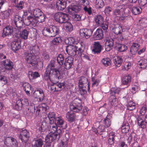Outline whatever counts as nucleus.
<instances>
[{"mask_svg": "<svg viewBox=\"0 0 147 147\" xmlns=\"http://www.w3.org/2000/svg\"><path fill=\"white\" fill-rule=\"evenodd\" d=\"M50 132L45 137V141L46 142L50 143L55 140L59 135L63 133V129L60 127L57 129V127L56 123H53L50 125Z\"/></svg>", "mask_w": 147, "mask_h": 147, "instance_id": "1", "label": "nucleus"}, {"mask_svg": "<svg viewBox=\"0 0 147 147\" xmlns=\"http://www.w3.org/2000/svg\"><path fill=\"white\" fill-rule=\"evenodd\" d=\"M82 100L79 98H76L70 104L69 108L73 112L79 113L82 109Z\"/></svg>", "mask_w": 147, "mask_h": 147, "instance_id": "2", "label": "nucleus"}, {"mask_svg": "<svg viewBox=\"0 0 147 147\" xmlns=\"http://www.w3.org/2000/svg\"><path fill=\"white\" fill-rule=\"evenodd\" d=\"M58 32V28L53 26L45 27L42 30L43 35L49 37L55 36L57 34Z\"/></svg>", "mask_w": 147, "mask_h": 147, "instance_id": "3", "label": "nucleus"}, {"mask_svg": "<svg viewBox=\"0 0 147 147\" xmlns=\"http://www.w3.org/2000/svg\"><path fill=\"white\" fill-rule=\"evenodd\" d=\"M25 59L27 63L30 64L32 66H35L38 63L35 55L29 51L25 53Z\"/></svg>", "mask_w": 147, "mask_h": 147, "instance_id": "4", "label": "nucleus"}, {"mask_svg": "<svg viewBox=\"0 0 147 147\" xmlns=\"http://www.w3.org/2000/svg\"><path fill=\"white\" fill-rule=\"evenodd\" d=\"M21 29L19 28V32L18 31V29L15 30V33L16 34V36L17 37H19L21 39L24 40H26L28 37L29 34V31L26 29H22V27H21Z\"/></svg>", "mask_w": 147, "mask_h": 147, "instance_id": "5", "label": "nucleus"}, {"mask_svg": "<svg viewBox=\"0 0 147 147\" xmlns=\"http://www.w3.org/2000/svg\"><path fill=\"white\" fill-rule=\"evenodd\" d=\"M1 64L3 68L1 69V67L0 68L3 72H5L6 70H11L13 68V63L9 59L3 60L1 62Z\"/></svg>", "mask_w": 147, "mask_h": 147, "instance_id": "6", "label": "nucleus"}, {"mask_svg": "<svg viewBox=\"0 0 147 147\" xmlns=\"http://www.w3.org/2000/svg\"><path fill=\"white\" fill-rule=\"evenodd\" d=\"M54 65L53 63H51L49 64L47 67L45 74L47 76H49L50 74L53 72V74L55 76L56 78H58L59 75V70L56 69H54Z\"/></svg>", "mask_w": 147, "mask_h": 147, "instance_id": "7", "label": "nucleus"}, {"mask_svg": "<svg viewBox=\"0 0 147 147\" xmlns=\"http://www.w3.org/2000/svg\"><path fill=\"white\" fill-rule=\"evenodd\" d=\"M81 7L76 3H72L67 8L66 12L70 14L73 15L75 12H77L80 11Z\"/></svg>", "mask_w": 147, "mask_h": 147, "instance_id": "8", "label": "nucleus"}, {"mask_svg": "<svg viewBox=\"0 0 147 147\" xmlns=\"http://www.w3.org/2000/svg\"><path fill=\"white\" fill-rule=\"evenodd\" d=\"M33 96L34 98L38 99L39 102H42L45 97L43 90L40 88H36L33 93Z\"/></svg>", "mask_w": 147, "mask_h": 147, "instance_id": "9", "label": "nucleus"}, {"mask_svg": "<svg viewBox=\"0 0 147 147\" xmlns=\"http://www.w3.org/2000/svg\"><path fill=\"white\" fill-rule=\"evenodd\" d=\"M23 22L25 25H30V26L34 27L37 24V20L32 16H30L25 19Z\"/></svg>", "mask_w": 147, "mask_h": 147, "instance_id": "10", "label": "nucleus"}, {"mask_svg": "<svg viewBox=\"0 0 147 147\" xmlns=\"http://www.w3.org/2000/svg\"><path fill=\"white\" fill-rule=\"evenodd\" d=\"M66 47V51L68 55L72 56H74L76 55L78 51L77 48L78 47V46L67 45Z\"/></svg>", "mask_w": 147, "mask_h": 147, "instance_id": "11", "label": "nucleus"}, {"mask_svg": "<svg viewBox=\"0 0 147 147\" xmlns=\"http://www.w3.org/2000/svg\"><path fill=\"white\" fill-rule=\"evenodd\" d=\"M5 143L8 146L11 147H17L18 143L14 138L11 137H8L6 138Z\"/></svg>", "mask_w": 147, "mask_h": 147, "instance_id": "12", "label": "nucleus"}, {"mask_svg": "<svg viewBox=\"0 0 147 147\" xmlns=\"http://www.w3.org/2000/svg\"><path fill=\"white\" fill-rule=\"evenodd\" d=\"M123 28L119 24H117L114 29V33L117 35H119V39L122 40L124 38L123 35Z\"/></svg>", "mask_w": 147, "mask_h": 147, "instance_id": "13", "label": "nucleus"}, {"mask_svg": "<svg viewBox=\"0 0 147 147\" xmlns=\"http://www.w3.org/2000/svg\"><path fill=\"white\" fill-rule=\"evenodd\" d=\"M80 33L81 36H84L85 38L88 39L92 35V31L90 29L83 28L80 30Z\"/></svg>", "mask_w": 147, "mask_h": 147, "instance_id": "14", "label": "nucleus"}, {"mask_svg": "<svg viewBox=\"0 0 147 147\" xmlns=\"http://www.w3.org/2000/svg\"><path fill=\"white\" fill-rule=\"evenodd\" d=\"M102 49V46L98 41L94 42L93 44L92 51L95 54H99Z\"/></svg>", "mask_w": 147, "mask_h": 147, "instance_id": "15", "label": "nucleus"}, {"mask_svg": "<svg viewBox=\"0 0 147 147\" xmlns=\"http://www.w3.org/2000/svg\"><path fill=\"white\" fill-rule=\"evenodd\" d=\"M29 137L28 131L26 130H23L20 133L19 137L22 142H26L28 140Z\"/></svg>", "mask_w": 147, "mask_h": 147, "instance_id": "16", "label": "nucleus"}, {"mask_svg": "<svg viewBox=\"0 0 147 147\" xmlns=\"http://www.w3.org/2000/svg\"><path fill=\"white\" fill-rule=\"evenodd\" d=\"M93 38L95 40H100L103 37V31L102 29H97L95 32L94 33L93 36Z\"/></svg>", "mask_w": 147, "mask_h": 147, "instance_id": "17", "label": "nucleus"}, {"mask_svg": "<svg viewBox=\"0 0 147 147\" xmlns=\"http://www.w3.org/2000/svg\"><path fill=\"white\" fill-rule=\"evenodd\" d=\"M55 20L60 23H63L64 21V13L59 12L55 16Z\"/></svg>", "mask_w": 147, "mask_h": 147, "instance_id": "18", "label": "nucleus"}, {"mask_svg": "<svg viewBox=\"0 0 147 147\" xmlns=\"http://www.w3.org/2000/svg\"><path fill=\"white\" fill-rule=\"evenodd\" d=\"M62 87V85L61 83H53L50 86V90L52 92L59 91L61 90Z\"/></svg>", "mask_w": 147, "mask_h": 147, "instance_id": "19", "label": "nucleus"}, {"mask_svg": "<svg viewBox=\"0 0 147 147\" xmlns=\"http://www.w3.org/2000/svg\"><path fill=\"white\" fill-rule=\"evenodd\" d=\"M114 44V40L112 38H111L107 40L105 44V50L109 51L113 48Z\"/></svg>", "mask_w": 147, "mask_h": 147, "instance_id": "20", "label": "nucleus"}, {"mask_svg": "<svg viewBox=\"0 0 147 147\" xmlns=\"http://www.w3.org/2000/svg\"><path fill=\"white\" fill-rule=\"evenodd\" d=\"M112 116V114L110 113H108L106 117L104 119V120L103 121L105 127H107L110 126Z\"/></svg>", "mask_w": 147, "mask_h": 147, "instance_id": "21", "label": "nucleus"}, {"mask_svg": "<svg viewBox=\"0 0 147 147\" xmlns=\"http://www.w3.org/2000/svg\"><path fill=\"white\" fill-rule=\"evenodd\" d=\"M109 104L111 107L114 108L117 107L118 105V102L116 96H111L110 97Z\"/></svg>", "mask_w": 147, "mask_h": 147, "instance_id": "22", "label": "nucleus"}, {"mask_svg": "<svg viewBox=\"0 0 147 147\" xmlns=\"http://www.w3.org/2000/svg\"><path fill=\"white\" fill-rule=\"evenodd\" d=\"M140 47V45L137 42L133 43L130 48V52L132 55H135L138 51Z\"/></svg>", "mask_w": 147, "mask_h": 147, "instance_id": "23", "label": "nucleus"}, {"mask_svg": "<svg viewBox=\"0 0 147 147\" xmlns=\"http://www.w3.org/2000/svg\"><path fill=\"white\" fill-rule=\"evenodd\" d=\"M14 22L16 26V27L15 28V30L16 29H18V31L19 30V28H21V26H19V24H21V22H22V18L18 15H16L14 16Z\"/></svg>", "mask_w": 147, "mask_h": 147, "instance_id": "24", "label": "nucleus"}, {"mask_svg": "<svg viewBox=\"0 0 147 147\" xmlns=\"http://www.w3.org/2000/svg\"><path fill=\"white\" fill-rule=\"evenodd\" d=\"M21 42L20 41H14L11 43V48L13 51L16 52L21 47Z\"/></svg>", "mask_w": 147, "mask_h": 147, "instance_id": "25", "label": "nucleus"}, {"mask_svg": "<svg viewBox=\"0 0 147 147\" xmlns=\"http://www.w3.org/2000/svg\"><path fill=\"white\" fill-rule=\"evenodd\" d=\"M88 79L84 76H81L79 78V87H82V86H87L88 82Z\"/></svg>", "mask_w": 147, "mask_h": 147, "instance_id": "26", "label": "nucleus"}, {"mask_svg": "<svg viewBox=\"0 0 147 147\" xmlns=\"http://www.w3.org/2000/svg\"><path fill=\"white\" fill-rule=\"evenodd\" d=\"M22 86L26 94L28 96H30V90L31 89V86L29 83L25 82L22 83Z\"/></svg>", "mask_w": 147, "mask_h": 147, "instance_id": "27", "label": "nucleus"}, {"mask_svg": "<svg viewBox=\"0 0 147 147\" xmlns=\"http://www.w3.org/2000/svg\"><path fill=\"white\" fill-rule=\"evenodd\" d=\"M13 10L12 9H9L1 13L0 16L2 19L8 18L10 15L12 14Z\"/></svg>", "mask_w": 147, "mask_h": 147, "instance_id": "28", "label": "nucleus"}, {"mask_svg": "<svg viewBox=\"0 0 147 147\" xmlns=\"http://www.w3.org/2000/svg\"><path fill=\"white\" fill-rule=\"evenodd\" d=\"M47 119V118L44 119V121L41 123L38 129V131L40 133L44 132L47 128V121H46Z\"/></svg>", "mask_w": 147, "mask_h": 147, "instance_id": "29", "label": "nucleus"}, {"mask_svg": "<svg viewBox=\"0 0 147 147\" xmlns=\"http://www.w3.org/2000/svg\"><path fill=\"white\" fill-rule=\"evenodd\" d=\"M13 32L12 28L11 26H8L5 27L3 30V37L11 34Z\"/></svg>", "mask_w": 147, "mask_h": 147, "instance_id": "30", "label": "nucleus"}, {"mask_svg": "<svg viewBox=\"0 0 147 147\" xmlns=\"http://www.w3.org/2000/svg\"><path fill=\"white\" fill-rule=\"evenodd\" d=\"M131 77L129 75L124 76L121 79L122 83L123 84L129 85L130 84Z\"/></svg>", "mask_w": 147, "mask_h": 147, "instance_id": "31", "label": "nucleus"}, {"mask_svg": "<svg viewBox=\"0 0 147 147\" xmlns=\"http://www.w3.org/2000/svg\"><path fill=\"white\" fill-rule=\"evenodd\" d=\"M14 3L15 7L18 10H20L23 8L24 6V3L22 1H18V0H12Z\"/></svg>", "mask_w": 147, "mask_h": 147, "instance_id": "32", "label": "nucleus"}, {"mask_svg": "<svg viewBox=\"0 0 147 147\" xmlns=\"http://www.w3.org/2000/svg\"><path fill=\"white\" fill-rule=\"evenodd\" d=\"M124 9L117 8L113 11V15L115 17H120L124 13Z\"/></svg>", "mask_w": 147, "mask_h": 147, "instance_id": "33", "label": "nucleus"}, {"mask_svg": "<svg viewBox=\"0 0 147 147\" xmlns=\"http://www.w3.org/2000/svg\"><path fill=\"white\" fill-rule=\"evenodd\" d=\"M28 77L30 80H32L40 77L37 71L32 72L29 71L28 72Z\"/></svg>", "mask_w": 147, "mask_h": 147, "instance_id": "34", "label": "nucleus"}, {"mask_svg": "<svg viewBox=\"0 0 147 147\" xmlns=\"http://www.w3.org/2000/svg\"><path fill=\"white\" fill-rule=\"evenodd\" d=\"M64 0H57L56 5L58 10H63L64 9Z\"/></svg>", "mask_w": 147, "mask_h": 147, "instance_id": "35", "label": "nucleus"}, {"mask_svg": "<svg viewBox=\"0 0 147 147\" xmlns=\"http://www.w3.org/2000/svg\"><path fill=\"white\" fill-rule=\"evenodd\" d=\"M95 20L96 25L100 26L104 22V18L101 15H98L95 17Z\"/></svg>", "mask_w": 147, "mask_h": 147, "instance_id": "36", "label": "nucleus"}, {"mask_svg": "<svg viewBox=\"0 0 147 147\" xmlns=\"http://www.w3.org/2000/svg\"><path fill=\"white\" fill-rule=\"evenodd\" d=\"M66 117L69 122H73L76 118V115L73 112L69 113L68 112L66 114Z\"/></svg>", "mask_w": 147, "mask_h": 147, "instance_id": "37", "label": "nucleus"}, {"mask_svg": "<svg viewBox=\"0 0 147 147\" xmlns=\"http://www.w3.org/2000/svg\"><path fill=\"white\" fill-rule=\"evenodd\" d=\"M48 119L50 121V123L51 125L53 123H54L55 120L56 118L55 117V114L54 112H50L48 115Z\"/></svg>", "mask_w": 147, "mask_h": 147, "instance_id": "38", "label": "nucleus"}, {"mask_svg": "<svg viewBox=\"0 0 147 147\" xmlns=\"http://www.w3.org/2000/svg\"><path fill=\"white\" fill-rule=\"evenodd\" d=\"M129 129V124L127 122H123L121 127V132L125 134L128 132Z\"/></svg>", "mask_w": 147, "mask_h": 147, "instance_id": "39", "label": "nucleus"}, {"mask_svg": "<svg viewBox=\"0 0 147 147\" xmlns=\"http://www.w3.org/2000/svg\"><path fill=\"white\" fill-rule=\"evenodd\" d=\"M72 64L71 57L66 58L65 61V68L67 69H69L72 66Z\"/></svg>", "mask_w": 147, "mask_h": 147, "instance_id": "40", "label": "nucleus"}, {"mask_svg": "<svg viewBox=\"0 0 147 147\" xmlns=\"http://www.w3.org/2000/svg\"><path fill=\"white\" fill-rule=\"evenodd\" d=\"M116 46L118 51L120 52L125 51L127 49V47L126 45L118 43L116 44Z\"/></svg>", "mask_w": 147, "mask_h": 147, "instance_id": "41", "label": "nucleus"}, {"mask_svg": "<svg viewBox=\"0 0 147 147\" xmlns=\"http://www.w3.org/2000/svg\"><path fill=\"white\" fill-rule=\"evenodd\" d=\"M63 39V38L61 37L55 38L50 42V44L51 45H57L59 43L62 42Z\"/></svg>", "mask_w": 147, "mask_h": 147, "instance_id": "42", "label": "nucleus"}, {"mask_svg": "<svg viewBox=\"0 0 147 147\" xmlns=\"http://www.w3.org/2000/svg\"><path fill=\"white\" fill-rule=\"evenodd\" d=\"M142 11V9L139 7H134L131 8V11L134 15H138L140 14Z\"/></svg>", "mask_w": 147, "mask_h": 147, "instance_id": "43", "label": "nucleus"}, {"mask_svg": "<svg viewBox=\"0 0 147 147\" xmlns=\"http://www.w3.org/2000/svg\"><path fill=\"white\" fill-rule=\"evenodd\" d=\"M120 88H112L111 90V96H116V95H118L120 91Z\"/></svg>", "mask_w": 147, "mask_h": 147, "instance_id": "44", "label": "nucleus"}, {"mask_svg": "<svg viewBox=\"0 0 147 147\" xmlns=\"http://www.w3.org/2000/svg\"><path fill=\"white\" fill-rule=\"evenodd\" d=\"M123 61L122 58L121 57L117 56L115 59L114 60V64L115 66L117 67H119Z\"/></svg>", "mask_w": 147, "mask_h": 147, "instance_id": "45", "label": "nucleus"}, {"mask_svg": "<svg viewBox=\"0 0 147 147\" xmlns=\"http://www.w3.org/2000/svg\"><path fill=\"white\" fill-rule=\"evenodd\" d=\"M65 30L67 32H70L73 30V26L70 22H65Z\"/></svg>", "mask_w": 147, "mask_h": 147, "instance_id": "46", "label": "nucleus"}, {"mask_svg": "<svg viewBox=\"0 0 147 147\" xmlns=\"http://www.w3.org/2000/svg\"><path fill=\"white\" fill-rule=\"evenodd\" d=\"M43 12L39 9H36L33 11V14L34 16L33 18H37L39 16L43 15Z\"/></svg>", "mask_w": 147, "mask_h": 147, "instance_id": "47", "label": "nucleus"}, {"mask_svg": "<svg viewBox=\"0 0 147 147\" xmlns=\"http://www.w3.org/2000/svg\"><path fill=\"white\" fill-rule=\"evenodd\" d=\"M102 64L105 66H107L111 65V61L110 59L108 57H106L103 58L101 60Z\"/></svg>", "mask_w": 147, "mask_h": 147, "instance_id": "48", "label": "nucleus"}, {"mask_svg": "<svg viewBox=\"0 0 147 147\" xmlns=\"http://www.w3.org/2000/svg\"><path fill=\"white\" fill-rule=\"evenodd\" d=\"M139 65L140 68L145 69L147 67V59H144L140 60L139 61Z\"/></svg>", "mask_w": 147, "mask_h": 147, "instance_id": "49", "label": "nucleus"}, {"mask_svg": "<svg viewBox=\"0 0 147 147\" xmlns=\"http://www.w3.org/2000/svg\"><path fill=\"white\" fill-rule=\"evenodd\" d=\"M115 136V134L113 132H111L109 134L108 139L109 143V144L112 145L114 144Z\"/></svg>", "mask_w": 147, "mask_h": 147, "instance_id": "50", "label": "nucleus"}, {"mask_svg": "<svg viewBox=\"0 0 147 147\" xmlns=\"http://www.w3.org/2000/svg\"><path fill=\"white\" fill-rule=\"evenodd\" d=\"M64 57L61 54H59L57 57V61L61 65H63L64 62Z\"/></svg>", "mask_w": 147, "mask_h": 147, "instance_id": "51", "label": "nucleus"}, {"mask_svg": "<svg viewBox=\"0 0 147 147\" xmlns=\"http://www.w3.org/2000/svg\"><path fill=\"white\" fill-rule=\"evenodd\" d=\"M96 6L97 8H101L104 6V3L102 0H96L95 3Z\"/></svg>", "mask_w": 147, "mask_h": 147, "instance_id": "52", "label": "nucleus"}, {"mask_svg": "<svg viewBox=\"0 0 147 147\" xmlns=\"http://www.w3.org/2000/svg\"><path fill=\"white\" fill-rule=\"evenodd\" d=\"M43 144V141L41 139L36 140L34 144V147H42Z\"/></svg>", "mask_w": 147, "mask_h": 147, "instance_id": "53", "label": "nucleus"}, {"mask_svg": "<svg viewBox=\"0 0 147 147\" xmlns=\"http://www.w3.org/2000/svg\"><path fill=\"white\" fill-rule=\"evenodd\" d=\"M55 120L57 121V124L59 127H61L63 125L64 121L61 117H56Z\"/></svg>", "mask_w": 147, "mask_h": 147, "instance_id": "54", "label": "nucleus"}, {"mask_svg": "<svg viewBox=\"0 0 147 147\" xmlns=\"http://www.w3.org/2000/svg\"><path fill=\"white\" fill-rule=\"evenodd\" d=\"M30 50V51H29L30 53L31 52L32 54L34 55L38 51L39 49L38 46L35 45L31 47Z\"/></svg>", "mask_w": 147, "mask_h": 147, "instance_id": "55", "label": "nucleus"}, {"mask_svg": "<svg viewBox=\"0 0 147 147\" xmlns=\"http://www.w3.org/2000/svg\"><path fill=\"white\" fill-rule=\"evenodd\" d=\"M147 109L146 106L145 105H144L140 110V115L139 116L143 117H144V115L146 113Z\"/></svg>", "mask_w": 147, "mask_h": 147, "instance_id": "56", "label": "nucleus"}, {"mask_svg": "<svg viewBox=\"0 0 147 147\" xmlns=\"http://www.w3.org/2000/svg\"><path fill=\"white\" fill-rule=\"evenodd\" d=\"M2 72L3 71L0 68V80L4 84H5L7 83V80L5 76L1 74V72Z\"/></svg>", "mask_w": 147, "mask_h": 147, "instance_id": "57", "label": "nucleus"}, {"mask_svg": "<svg viewBox=\"0 0 147 147\" xmlns=\"http://www.w3.org/2000/svg\"><path fill=\"white\" fill-rule=\"evenodd\" d=\"M127 107L128 110L132 111L135 109L136 105L134 103L130 102L127 105Z\"/></svg>", "mask_w": 147, "mask_h": 147, "instance_id": "58", "label": "nucleus"}, {"mask_svg": "<svg viewBox=\"0 0 147 147\" xmlns=\"http://www.w3.org/2000/svg\"><path fill=\"white\" fill-rule=\"evenodd\" d=\"M87 86H83L82 87H79L80 93L81 95H83L87 92Z\"/></svg>", "mask_w": 147, "mask_h": 147, "instance_id": "59", "label": "nucleus"}, {"mask_svg": "<svg viewBox=\"0 0 147 147\" xmlns=\"http://www.w3.org/2000/svg\"><path fill=\"white\" fill-rule=\"evenodd\" d=\"M91 80L92 82V87H96L98 86L100 82V81L98 79H95L94 78L92 77V78Z\"/></svg>", "mask_w": 147, "mask_h": 147, "instance_id": "60", "label": "nucleus"}, {"mask_svg": "<svg viewBox=\"0 0 147 147\" xmlns=\"http://www.w3.org/2000/svg\"><path fill=\"white\" fill-rule=\"evenodd\" d=\"M76 46L78 47V48H77L78 51V50L80 53L82 52L84 48V45L83 43H79L77 44Z\"/></svg>", "mask_w": 147, "mask_h": 147, "instance_id": "61", "label": "nucleus"}, {"mask_svg": "<svg viewBox=\"0 0 147 147\" xmlns=\"http://www.w3.org/2000/svg\"><path fill=\"white\" fill-rule=\"evenodd\" d=\"M16 107V108L19 109L22 107V99H18L17 100Z\"/></svg>", "mask_w": 147, "mask_h": 147, "instance_id": "62", "label": "nucleus"}, {"mask_svg": "<svg viewBox=\"0 0 147 147\" xmlns=\"http://www.w3.org/2000/svg\"><path fill=\"white\" fill-rule=\"evenodd\" d=\"M45 17L44 13H43V15L39 16L37 18H35L37 20V22H42L44 21Z\"/></svg>", "mask_w": 147, "mask_h": 147, "instance_id": "63", "label": "nucleus"}, {"mask_svg": "<svg viewBox=\"0 0 147 147\" xmlns=\"http://www.w3.org/2000/svg\"><path fill=\"white\" fill-rule=\"evenodd\" d=\"M103 30L106 31L108 28V23L107 22H106L105 23L103 22L100 26Z\"/></svg>", "mask_w": 147, "mask_h": 147, "instance_id": "64", "label": "nucleus"}]
</instances>
